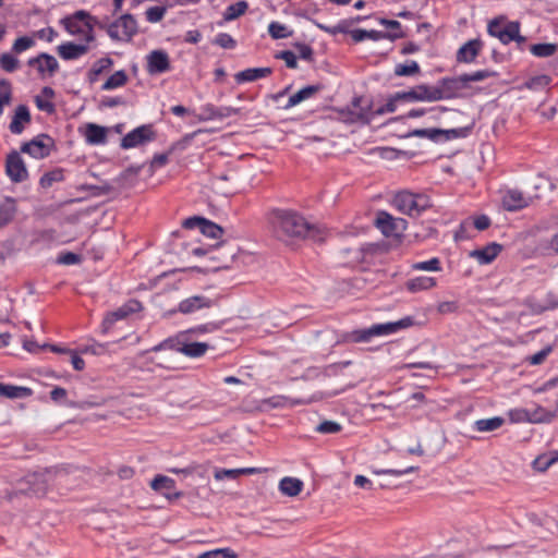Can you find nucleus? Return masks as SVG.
<instances>
[{
  "mask_svg": "<svg viewBox=\"0 0 558 558\" xmlns=\"http://www.w3.org/2000/svg\"><path fill=\"white\" fill-rule=\"evenodd\" d=\"M275 236L286 241L288 239H312L313 241H323L322 230L311 225L306 219L293 210L274 209L268 216Z\"/></svg>",
  "mask_w": 558,
  "mask_h": 558,
  "instance_id": "nucleus-1",
  "label": "nucleus"
},
{
  "mask_svg": "<svg viewBox=\"0 0 558 558\" xmlns=\"http://www.w3.org/2000/svg\"><path fill=\"white\" fill-rule=\"evenodd\" d=\"M413 325V318L408 316L397 322L385 324H375L365 329H357L343 335L342 341L344 342H368L374 337L395 333L400 329L408 328Z\"/></svg>",
  "mask_w": 558,
  "mask_h": 558,
  "instance_id": "nucleus-2",
  "label": "nucleus"
},
{
  "mask_svg": "<svg viewBox=\"0 0 558 558\" xmlns=\"http://www.w3.org/2000/svg\"><path fill=\"white\" fill-rule=\"evenodd\" d=\"M393 205L402 214L411 217L420 216L432 206L430 199L425 194H415L408 191L399 192L393 198Z\"/></svg>",
  "mask_w": 558,
  "mask_h": 558,
  "instance_id": "nucleus-3",
  "label": "nucleus"
},
{
  "mask_svg": "<svg viewBox=\"0 0 558 558\" xmlns=\"http://www.w3.org/2000/svg\"><path fill=\"white\" fill-rule=\"evenodd\" d=\"M90 14L84 10L76 11L72 15L63 17L60 23L70 35H84L87 44L95 40Z\"/></svg>",
  "mask_w": 558,
  "mask_h": 558,
  "instance_id": "nucleus-4",
  "label": "nucleus"
},
{
  "mask_svg": "<svg viewBox=\"0 0 558 558\" xmlns=\"http://www.w3.org/2000/svg\"><path fill=\"white\" fill-rule=\"evenodd\" d=\"M138 32L136 19L130 14H123L107 27V34L113 40H131Z\"/></svg>",
  "mask_w": 558,
  "mask_h": 558,
  "instance_id": "nucleus-5",
  "label": "nucleus"
},
{
  "mask_svg": "<svg viewBox=\"0 0 558 558\" xmlns=\"http://www.w3.org/2000/svg\"><path fill=\"white\" fill-rule=\"evenodd\" d=\"M520 31L518 21H507L505 16H498L488 22L487 33L496 37L501 44L507 45L512 41Z\"/></svg>",
  "mask_w": 558,
  "mask_h": 558,
  "instance_id": "nucleus-6",
  "label": "nucleus"
},
{
  "mask_svg": "<svg viewBox=\"0 0 558 558\" xmlns=\"http://www.w3.org/2000/svg\"><path fill=\"white\" fill-rule=\"evenodd\" d=\"M51 480V471L44 470L27 474L20 482V492L35 496H44Z\"/></svg>",
  "mask_w": 558,
  "mask_h": 558,
  "instance_id": "nucleus-7",
  "label": "nucleus"
},
{
  "mask_svg": "<svg viewBox=\"0 0 558 558\" xmlns=\"http://www.w3.org/2000/svg\"><path fill=\"white\" fill-rule=\"evenodd\" d=\"M407 220L396 218L387 211L380 210L376 215L375 226L387 238H399L407 229Z\"/></svg>",
  "mask_w": 558,
  "mask_h": 558,
  "instance_id": "nucleus-8",
  "label": "nucleus"
},
{
  "mask_svg": "<svg viewBox=\"0 0 558 558\" xmlns=\"http://www.w3.org/2000/svg\"><path fill=\"white\" fill-rule=\"evenodd\" d=\"M466 88L462 75L456 77H442L433 85L435 101L453 99L459 97L460 92Z\"/></svg>",
  "mask_w": 558,
  "mask_h": 558,
  "instance_id": "nucleus-9",
  "label": "nucleus"
},
{
  "mask_svg": "<svg viewBox=\"0 0 558 558\" xmlns=\"http://www.w3.org/2000/svg\"><path fill=\"white\" fill-rule=\"evenodd\" d=\"M54 141L48 134L41 133L35 136L29 142H25L21 145V151L28 154L36 159H43L50 155L54 148Z\"/></svg>",
  "mask_w": 558,
  "mask_h": 558,
  "instance_id": "nucleus-10",
  "label": "nucleus"
},
{
  "mask_svg": "<svg viewBox=\"0 0 558 558\" xmlns=\"http://www.w3.org/2000/svg\"><path fill=\"white\" fill-rule=\"evenodd\" d=\"M156 140V131L151 124H143L129 132L121 140V147L130 149Z\"/></svg>",
  "mask_w": 558,
  "mask_h": 558,
  "instance_id": "nucleus-11",
  "label": "nucleus"
},
{
  "mask_svg": "<svg viewBox=\"0 0 558 558\" xmlns=\"http://www.w3.org/2000/svg\"><path fill=\"white\" fill-rule=\"evenodd\" d=\"M241 111L240 108H233L230 106H221L217 107L213 104H206L199 108V113H196L195 117L199 122L206 121H222L227 118H230L234 114H239Z\"/></svg>",
  "mask_w": 558,
  "mask_h": 558,
  "instance_id": "nucleus-12",
  "label": "nucleus"
},
{
  "mask_svg": "<svg viewBox=\"0 0 558 558\" xmlns=\"http://www.w3.org/2000/svg\"><path fill=\"white\" fill-rule=\"evenodd\" d=\"M5 173L13 183H21L28 178L27 168L19 151L12 150L8 154Z\"/></svg>",
  "mask_w": 558,
  "mask_h": 558,
  "instance_id": "nucleus-13",
  "label": "nucleus"
},
{
  "mask_svg": "<svg viewBox=\"0 0 558 558\" xmlns=\"http://www.w3.org/2000/svg\"><path fill=\"white\" fill-rule=\"evenodd\" d=\"M146 70L150 75L162 74L171 69L169 54L161 49L153 50L146 56Z\"/></svg>",
  "mask_w": 558,
  "mask_h": 558,
  "instance_id": "nucleus-14",
  "label": "nucleus"
},
{
  "mask_svg": "<svg viewBox=\"0 0 558 558\" xmlns=\"http://www.w3.org/2000/svg\"><path fill=\"white\" fill-rule=\"evenodd\" d=\"M29 66L36 68L40 76H53L59 71V62L57 59L46 52L39 53L37 57L27 61Z\"/></svg>",
  "mask_w": 558,
  "mask_h": 558,
  "instance_id": "nucleus-15",
  "label": "nucleus"
},
{
  "mask_svg": "<svg viewBox=\"0 0 558 558\" xmlns=\"http://www.w3.org/2000/svg\"><path fill=\"white\" fill-rule=\"evenodd\" d=\"M362 102H363V98L360 96L354 97L352 99V101H351L352 109H350V114H351L350 120L352 122L369 124L373 121V119L376 117V113L374 112L375 109L373 108L372 102H368L365 106H362Z\"/></svg>",
  "mask_w": 558,
  "mask_h": 558,
  "instance_id": "nucleus-16",
  "label": "nucleus"
},
{
  "mask_svg": "<svg viewBox=\"0 0 558 558\" xmlns=\"http://www.w3.org/2000/svg\"><path fill=\"white\" fill-rule=\"evenodd\" d=\"M397 98H401L402 101L414 102V101H435L433 85L420 84L409 90L397 92Z\"/></svg>",
  "mask_w": 558,
  "mask_h": 558,
  "instance_id": "nucleus-17",
  "label": "nucleus"
},
{
  "mask_svg": "<svg viewBox=\"0 0 558 558\" xmlns=\"http://www.w3.org/2000/svg\"><path fill=\"white\" fill-rule=\"evenodd\" d=\"M350 35L355 43H360L365 39H372L375 41L380 40V39H389V40L393 41L396 39L403 38L405 36L403 32L386 33V32H380V31H375V29L366 31V29H361V28L352 29L350 32Z\"/></svg>",
  "mask_w": 558,
  "mask_h": 558,
  "instance_id": "nucleus-18",
  "label": "nucleus"
},
{
  "mask_svg": "<svg viewBox=\"0 0 558 558\" xmlns=\"http://www.w3.org/2000/svg\"><path fill=\"white\" fill-rule=\"evenodd\" d=\"M140 306V302L131 301L128 304L118 308L117 311L109 313L102 320L101 331L104 333L108 332L110 328L116 324V322L124 319L131 313L135 312Z\"/></svg>",
  "mask_w": 558,
  "mask_h": 558,
  "instance_id": "nucleus-19",
  "label": "nucleus"
},
{
  "mask_svg": "<svg viewBox=\"0 0 558 558\" xmlns=\"http://www.w3.org/2000/svg\"><path fill=\"white\" fill-rule=\"evenodd\" d=\"M214 301L205 295H193L182 300L178 305V312L182 314H193L203 308H210Z\"/></svg>",
  "mask_w": 558,
  "mask_h": 558,
  "instance_id": "nucleus-20",
  "label": "nucleus"
},
{
  "mask_svg": "<svg viewBox=\"0 0 558 558\" xmlns=\"http://www.w3.org/2000/svg\"><path fill=\"white\" fill-rule=\"evenodd\" d=\"M31 121L32 117L28 107L26 105H19L15 108L9 130L12 134H22Z\"/></svg>",
  "mask_w": 558,
  "mask_h": 558,
  "instance_id": "nucleus-21",
  "label": "nucleus"
},
{
  "mask_svg": "<svg viewBox=\"0 0 558 558\" xmlns=\"http://www.w3.org/2000/svg\"><path fill=\"white\" fill-rule=\"evenodd\" d=\"M483 48V41L480 38L471 39L462 45L457 52V61L460 63H471L480 54Z\"/></svg>",
  "mask_w": 558,
  "mask_h": 558,
  "instance_id": "nucleus-22",
  "label": "nucleus"
},
{
  "mask_svg": "<svg viewBox=\"0 0 558 558\" xmlns=\"http://www.w3.org/2000/svg\"><path fill=\"white\" fill-rule=\"evenodd\" d=\"M530 197L519 190H508L502 196V206L508 211H517L529 206Z\"/></svg>",
  "mask_w": 558,
  "mask_h": 558,
  "instance_id": "nucleus-23",
  "label": "nucleus"
},
{
  "mask_svg": "<svg viewBox=\"0 0 558 558\" xmlns=\"http://www.w3.org/2000/svg\"><path fill=\"white\" fill-rule=\"evenodd\" d=\"M89 50L88 44H75L66 41L57 47L58 54L63 60H76L82 56L86 54Z\"/></svg>",
  "mask_w": 558,
  "mask_h": 558,
  "instance_id": "nucleus-24",
  "label": "nucleus"
},
{
  "mask_svg": "<svg viewBox=\"0 0 558 558\" xmlns=\"http://www.w3.org/2000/svg\"><path fill=\"white\" fill-rule=\"evenodd\" d=\"M502 251V246L496 242H492L483 248L474 250L470 253V256L475 258L478 264L487 265L490 264Z\"/></svg>",
  "mask_w": 558,
  "mask_h": 558,
  "instance_id": "nucleus-25",
  "label": "nucleus"
},
{
  "mask_svg": "<svg viewBox=\"0 0 558 558\" xmlns=\"http://www.w3.org/2000/svg\"><path fill=\"white\" fill-rule=\"evenodd\" d=\"M177 344L178 352L193 359L203 356L209 348L206 342H189L187 339H179Z\"/></svg>",
  "mask_w": 558,
  "mask_h": 558,
  "instance_id": "nucleus-26",
  "label": "nucleus"
},
{
  "mask_svg": "<svg viewBox=\"0 0 558 558\" xmlns=\"http://www.w3.org/2000/svg\"><path fill=\"white\" fill-rule=\"evenodd\" d=\"M84 136L85 141L90 145L105 144L107 141V129L95 123H87Z\"/></svg>",
  "mask_w": 558,
  "mask_h": 558,
  "instance_id": "nucleus-27",
  "label": "nucleus"
},
{
  "mask_svg": "<svg viewBox=\"0 0 558 558\" xmlns=\"http://www.w3.org/2000/svg\"><path fill=\"white\" fill-rule=\"evenodd\" d=\"M271 73V68H250L238 72L234 78L236 83L242 84L246 82H254L258 78L267 77Z\"/></svg>",
  "mask_w": 558,
  "mask_h": 558,
  "instance_id": "nucleus-28",
  "label": "nucleus"
},
{
  "mask_svg": "<svg viewBox=\"0 0 558 558\" xmlns=\"http://www.w3.org/2000/svg\"><path fill=\"white\" fill-rule=\"evenodd\" d=\"M322 90L320 85H307L290 96L287 105L284 106V109H290L302 101L312 98L314 95H316L318 92Z\"/></svg>",
  "mask_w": 558,
  "mask_h": 558,
  "instance_id": "nucleus-29",
  "label": "nucleus"
},
{
  "mask_svg": "<svg viewBox=\"0 0 558 558\" xmlns=\"http://www.w3.org/2000/svg\"><path fill=\"white\" fill-rule=\"evenodd\" d=\"M33 390L24 386L5 385L0 383V396L9 399H23L31 397Z\"/></svg>",
  "mask_w": 558,
  "mask_h": 558,
  "instance_id": "nucleus-30",
  "label": "nucleus"
},
{
  "mask_svg": "<svg viewBox=\"0 0 558 558\" xmlns=\"http://www.w3.org/2000/svg\"><path fill=\"white\" fill-rule=\"evenodd\" d=\"M303 488V482L296 477H283L279 483V490L289 497L298 496Z\"/></svg>",
  "mask_w": 558,
  "mask_h": 558,
  "instance_id": "nucleus-31",
  "label": "nucleus"
},
{
  "mask_svg": "<svg viewBox=\"0 0 558 558\" xmlns=\"http://www.w3.org/2000/svg\"><path fill=\"white\" fill-rule=\"evenodd\" d=\"M435 286H436V279L433 277H427V276H420V277L412 278V279L408 280L405 283L407 289L412 293L423 291V290H428Z\"/></svg>",
  "mask_w": 558,
  "mask_h": 558,
  "instance_id": "nucleus-32",
  "label": "nucleus"
},
{
  "mask_svg": "<svg viewBox=\"0 0 558 558\" xmlns=\"http://www.w3.org/2000/svg\"><path fill=\"white\" fill-rule=\"evenodd\" d=\"M505 424V418L501 416H494L489 418H481L474 422L473 429L480 433L494 432Z\"/></svg>",
  "mask_w": 558,
  "mask_h": 558,
  "instance_id": "nucleus-33",
  "label": "nucleus"
},
{
  "mask_svg": "<svg viewBox=\"0 0 558 558\" xmlns=\"http://www.w3.org/2000/svg\"><path fill=\"white\" fill-rule=\"evenodd\" d=\"M113 64V60L109 57L97 60L87 73V80L90 84L97 82L98 76L109 70Z\"/></svg>",
  "mask_w": 558,
  "mask_h": 558,
  "instance_id": "nucleus-34",
  "label": "nucleus"
},
{
  "mask_svg": "<svg viewBox=\"0 0 558 558\" xmlns=\"http://www.w3.org/2000/svg\"><path fill=\"white\" fill-rule=\"evenodd\" d=\"M556 417V412L546 410L545 408L537 405L534 410H529V423L541 424L550 423Z\"/></svg>",
  "mask_w": 558,
  "mask_h": 558,
  "instance_id": "nucleus-35",
  "label": "nucleus"
},
{
  "mask_svg": "<svg viewBox=\"0 0 558 558\" xmlns=\"http://www.w3.org/2000/svg\"><path fill=\"white\" fill-rule=\"evenodd\" d=\"M15 213V201L10 197L5 198V201L0 204V228L8 225L13 219Z\"/></svg>",
  "mask_w": 558,
  "mask_h": 558,
  "instance_id": "nucleus-36",
  "label": "nucleus"
},
{
  "mask_svg": "<svg viewBox=\"0 0 558 558\" xmlns=\"http://www.w3.org/2000/svg\"><path fill=\"white\" fill-rule=\"evenodd\" d=\"M128 74L124 70L114 72L109 78L102 84L101 90H112L124 86L128 83Z\"/></svg>",
  "mask_w": 558,
  "mask_h": 558,
  "instance_id": "nucleus-37",
  "label": "nucleus"
},
{
  "mask_svg": "<svg viewBox=\"0 0 558 558\" xmlns=\"http://www.w3.org/2000/svg\"><path fill=\"white\" fill-rule=\"evenodd\" d=\"M248 8V3L245 0H240L227 7L223 13V20L227 22L236 20L243 15Z\"/></svg>",
  "mask_w": 558,
  "mask_h": 558,
  "instance_id": "nucleus-38",
  "label": "nucleus"
},
{
  "mask_svg": "<svg viewBox=\"0 0 558 558\" xmlns=\"http://www.w3.org/2000/svg\"><path fill=\"white\" fill-rule=\"evenodd\" d=\"M530 51L535 57L547 58L554 56L558 51V45L550 43L535 44L530 47Z\"/></svg>",
  "mask_w": 558,
  "mask_h": 558,
  "instance_id": "nucleus-39",
  "label": "nucleus"
},
{
  "mask_svg": "<svg viewBox=\"0 0 558 558\" xmlns=\"http://www.w3.org/2000/svg\"><path fill=\"white\" fill-rule=\"evenodd\" d=\"M63 180H64L63 169L56 168V169H53L51 171H48V172L43 174V177L39 180V185L43 189H49L54 183L61 182Z\"/></svg>",
  "mask_w": 558,
  "mask_h": 558,
  "instance_id": "nucleus-40",
  "label": "nucleus"
},
{
  "mask_svg": "<svg viewBox=\"0 0 558 558\" xmlns=\"http://www.w3.org/2000/svg\"><path fill=\"white\" fill-rule=\"evenodd\" d=\"M150 487L156 492H170L175 487V482L166 475H157L150 483ZM167 497H170L165 493Z\"/></svg>",
  "mask_w": 558,
  "mask_h": 558,
  "instance_id": "nucleus-41",
  "label": "nucleus"
},
{
  "mask_svg": "<svg viewBox=\"0 0 558 558\" xmlns=\"http://www.w3.org/2000/svg\"><path fill=\"white\" fill-rule=\"evenodd\" d=\"M393 73L397 76H413L421 73V68L416 61L411 60L404 64H397Z\"/></svg>",
  "mask_w": 558,
  "mask_h": 558,
  "instance_id": "nucleus-42",
  "label": "nucleus"
},
{
  "mask_svg": "<svg viewBox=\"0 0 558 558\" xmlns=\"http://www.w3.org/2000/svg\"><path fill=\"white\" fill-rule=\"evenodd\" d=\"M263 403L265 405H268L269 408H284V407H292L295 404H300V403H302V401L293 400L286 396H272L270 398L263 400Z\"/></svg>",
  "mask_w": 558,
  "mask_h": 558,
  "instance_id": "nucleus-43",
  "label": "nucleus"
},
{
  "mask_svg": "<svg viewBox=\"0 0 558 558\" xmlns=\"http://www.w3.org/2000/svg\"><path fill=\"white\" fill-rule=\"evenodd\" d=\"M404 137H425L434 142L440 141V129H415Z\"/></svg>",
  "mask_w": 558,
  "mask_h": 558,
  "instance_id": "nucleus-44",
  "label": "nucleus"
},
{
  "mask_svg": "<svg viewBox=\"0 0 558 558\" xmlns=\"http://www.w3.org/2000/svg\"><path fill=\"white\" fill-rule=\"evenodd\" d=\"M218 328H219V326L217 324H215V323L202 324V325H198L196 327L187 329L186 331H184L181 335V337L182 338H190V337H193V336H201V335H204V333L216 331Z\"/></svg>",
  "mask_w": 558,
  "mask_h": 558,
  "instance_id": "nucleus-45",
  "label": "nucleus"
},
{
  "mask_svg": "<svg viewBox=\"0 0 558 558\" xmlns=\"http://www.w3.org/2000/svg\"><path fill=\"white\" fill-rule=\"evenodd\" d=\"M204 235L211 238V239H218L222 235L223 229L216 225L215 222L204 218L203 225L199 230Z\"/></svg>",
  "mask_w": 558,
  "mask_h": 558,
  "instance_id": "nucleus-46",
  "label": "nucleus"
},
{
  "mask_svg": "<svg viewBox=\"0 0 558 558\" xmlns=\"http://www.w3.org/2000/svg\"><path fill=\"white\" fill-rule=\"evenodd\" d=\"M411 269L420 270V271H440L441 263L438 257H433L426 262H417V263L412 264Z\"/></svg>",
  "mask_w": 558,
  "mask_h": 558,
  "instance_id": "nucleus-47",
  "label": "nucleus"
},
{
  "mask_svg": "<svg viewBox=\"0 0 558 558\" xmlns=\"http://www.w3.org/2000/svg\"><path fill=\"white\" fill-rule=\"evenodd\" d=\"M497 75V72L492 70H478L470 74H462L465 87L469 86L471 82H481L489 77H494Z\"/></svg>",
  "mask_w": 558,
  "mask_h": 558,
  "instance_id": "nucleus-48",
  "label": "nucleus"
},
{
  "mask_svg": "<svg viewBox=\"0 0 558 558\" xmlns=\"http://www.w3.org/2000/svg\"><path fill=\"white\" fill-rule=\"evenodd\" d=\"M268 33L274 39H283L292 35L288 27L279 22H271L268 25Z\"/></svg>",
  "mask_w": 558,
  "mask_h": 558,
  "instance_id": "nucleus-49",
  "label": "nucleus"
},
{
  "mask_svg": "<svg viewBox=\"0 0 558 558\" xmlns=\"http://www.w3.org/2000/svg\"><path fill=\"white\" fill-rule=\"evenodd\" d=\"M398 101H402L401 98H397V93H395L393 95H391L387 102L385 105H381L377 108H375L374 112L376 113V116H383L385 113H391V112H395L396 109H397V102Z\"/></svg>",
  "mask_w": 558,
  "mask_h": 558,
  "instance_id": "nucleus-50",
  "label": "nucleus"
},
{
  "mask_svg": "<svg viewBox=\"0 0 558 558\" xmlns=\"http://www.w3.org/2000/svg\"><path fill=\"white\" fill-rule=\"evenodd\" d=\"M197 558H238V555L230 548H218L203 553Z\"/></svg>",
  "mask_w": 558,
  "mask_h": 558,
  "instance_id": "nucleus-51",
  "label": "nucleus"
},
{
  "mask_svg": "<svg viewBox=\"0 0 558 558\" xmlns=\"http://www.w3.org/2000/svg\"><path fill=\"white\" fill-rule=\"evenodd\" d=\"M166 12V7H150L146 10L145 16L149 23H158L163 19Z\"/></svg>",
  "mask_w": 558,
  "mask_h": 558,
  "instance_id": "nucleus-52",
  "label": "nucleus"
},
{
  "mask_svg": "<svg viewBox=\"0 0 558 558\" xmlns=\"http://www.w3.org/2000/svg\"><path fill=\"white\" fill-rule=\"evenodd\" d=\"M0 66L9 73L14 72L19 66V60L11 53H2L0 56Z\"/></svg>",
  "mask_w": 558,
  "mask_h": 558,
  "instance_id": "nucleus-53",
  "label": "nucleus"
},
{
  "mask_svg": "<svg viewBox=\"0 0 558 558\" xmlns=\"http://www.w3.org/2000/svg\"><path fill=\"white\" fill-rule=\"evenodd\" d=\"M35 46V40L32 37L23 36L19 37L12 46V51L15 53H22L26 51L27 49Z\"/></svg>",
  "mask_w": 558,
  "mask_h": 558,
  "instance_id": "nucleus-54",
  "label": "nucleus"
},
{
  "mask_svg": "<svg viewBox=\"0 0 558 558\" xmlns=\"http://www.w3.org/2000/svg\"><path fill=\"white\" fill-rule=\"evenodd\" d=\"M213 43L223 49H233L236 46L235 39L227 33H219Z\"/></svg>",
  "mask_w": 558,
  "mask_h": 558,
  "instance_id": "nucleus-55",
  "label": "nucleus"
},
{
  "mask_svg": "<svg viewBox=\"0 0 558 558\" xmlns=\"http://www.w3.org/2000/svg\"><path fill=\"white\" fill-rule=\"evenodd\" d=\"M348 25H349V22H348V21H345V20L340 21V22H339L337 25H335V26H327V25H324V24H317V26H318L322 31H324V32H326V33H328V34H330V35H337V34H339V33H342V34H347V33H349V34H350V32H351V31H349V29H348Z\"/></svg>",
  "mask_w": 558,
  "mask_h": 558,
  "instance_id": "nucleus-56",
  "label": "nucleus"
},
{
  "mask_svg": "<svg viewBox=\"0 0 558 558\" xmlns=\"http://www.w3.org/2000/svg\"><path fill=\"white\" fill-rule=\"evenodd\" d=\"M275 58L283 60L286 62L287 68L289 69L298 68L296 54L291 50L279 51L278 53H276Z\"/></svg>",
  "mask_w": 558,
  "mask_h": 558,
  "instance_id": "nucleus-57",
  "label": "nucleus"
},
{
  "mask_svg": "<svg viewBox=\"0 0 558 558\" xmlns=\"http://www.w3.org/2000/svg\"><path fill=\"white\" fill-rule=\"evenodd\" d=\"M341 428V425L337 422L324 421L316 426L315 430L320 434H336L339 433Z\"/></svg>",
  "mask_w": 558,
  "mask_h": 558,
  "instance_id": "nucleus-58",
  "label": "nucleus"
},
{
  "mask_svg": "<svg viewBox=\"0 0 558 558\" xmlns=\"http://www.w3.org/2000/svg\"><path fill=\"white\" fill-rule=\"evenodd\" d=\"M82 262V256L72 252L60 253L57 263L61 265H76Z\"/></svg>",
  "mask_w": 558,
  "mask_h": 558,
  "instance_id": "nucleus-59",
  "label": "nucleus"
},
{
  "mask_svg": "<svg viewBox=\"0 0 558 558\" xmlns=\"http://www.w3.org/2000/svg\"><path fill=\"white\" fill-rule=\"evenodd\" d=\"M293 46L296 49L298 54L301 59L310 62L314 60V50L310 45L303 43H295Z\"/></svg>",
  "mask_w": 558,
  "mask_h": 558,
  "instance_id": "nucleus-60",
  "label": "nucleus"
},
{
  "mask_svg": "<svg viewBox=\"0 0 558 558\" xmlns=\"http://www.w3.org/2000/svg\"><path fill=\"white\" fill-rule=\"evenodd\" d=\"M468 133V129H440V141H450L458 137H463Z\"/></svg>",
  "mask_w": 558,
  "mask_h": 558,
  "instance_id": "nucleus-61",
  "label": "nucleus"
},
{
  "mask_svg": "<svg viewBox=\"0 0 558 558\" xmlns=\"http://www.w3.org/2000/svg\"><path fill=\"white\" fill-rule=\"evenodd\" d=\"M125 105H126V101L123 97L106 96V97H102V99L100 100L99 108H114L118 106H125Z\"/></svg>",
  "mask_w": 558,
  "mask_h": 558,
  "instance_id": "nucleus-62",
  "label": "nucleus"
},
{
  "mask_svg": "<svg viewBox=\"0 0 558 558\" xmlns=\"http://www.w3.org/2000/svg\"><path fill=\"white\" fill-rule=\"evenodd\" d=\"M551 464L554 459H548V454L539 456L533 461V468L539 472L546 471Z\"/></svg>",
  "mask_w": 558,
  "mask_h": 558,
  "instance_id": "nucleus-63",
  "label": "nucleus"
},
{
  "mask_svg": "<svg viewBox=\"0 0 558 558\" xmlns=\"http://www.w3.org/2000/svg\"><path fill=\"white\" fill-rule=\"evenodd\" d=\"M510 421L513 423L529 422V410L514 409L509 411Z\"/></svg>",
  "mask_w": 558,
  "mask_h": 558,
  "instance_id": "nucleus-64",
  "label": "nucleus"
}]
</instances>
